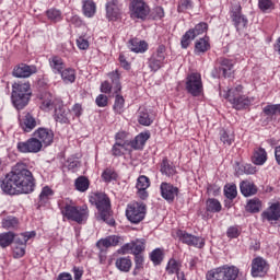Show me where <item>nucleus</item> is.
I'll return each mask as SVG.
<instances>
[{"instance_id":"nucleus-10","label":"nucleus","mask_w":280,"mask_h":280,"mask_svg":"<svg viewBox=\"0 0 280 280\" xmlns=\"http://www.w3.org/2000/svg\"><path fill=\"white\" fill-rule=\"evenodd\" d=\"M186 91L194 97H198L202 93V78L199 73H191L187 77Z\"/></svg>"},{"instance_id":"nucleus-51","label":"nucleus","mask_w":280,"mask_h":280,"mask_svg":"<svg viewBox=\"0 0 280 280\" xmlns=\"http://www.w3.org/2000/svg\"><path fill=\"white\" fill-rule=\"evenodd\" d=\"M262 113L267 115V117L277 115V113H279V104L265 106Z\"/></svg>"},{"instance_id":"nucleus-5","label":"nucleus","mask_w":280,"mask_h":280,"mask_svg":"<svg viewBox=\"0 0 280 280\" xmlns=\"http://www.w3.org/2000/svg\"><path fill=\"white\" fill-rule=\"evenodd\" d=\"M11 97L12 103L18 110L25 108V106L30 104V97H32L30 82L14 83Z\"/></svg>"},{"instance_id":"nucleus-54","label":"nucleus","mask_w":280,"mask_h":280,"mask_svg":"<svg viewBox=\"0 0 280 280\" xmlns=\"http://www.w3.org/2000/svg\"><path fill=\"white\" fill-rule=\"evenodd\" d=\"M49 196H54V190L48 186H45L39 195L40 202H47V200H49Z\"/></svg>"},{"instance_id":"nucleus-22","label":"nucleus","mask_w":280,"mask_h":280,"mask_svg":"<svg viewBox=\"0 0 280 280\" xmlns=\"http://www.w3.org/2000/svg\"><path fill=\"white\" fill-rule=\"evenodd\" d=\"M71 117V112L69 108L59 104L55 107V120L59 124H69V118Z\"/></svg>"},{"instance_id":"nucleus-42","label":"nucleus","mask_w":280,"mask_h":280,"mask_svg":"<svg viewBox=\"0 0 280 280\" xmlns=\"http://www.w3.org/2000/svg\"><path fill=\"white\" fill-rule=\"evenodd\" d=\"M220 140L222 141L223 145H232L235 141V136L232 132L226 130L220 131Z\"/></svg>"},{"instance_id":"nucleus-28","label":"nucleus","mask_w":280,"mask_h":280,"mask_svg":"<svg viewBox=\"0 0 280 280\" xmlns=\"http://www.w3.org/2000/svg\"><path fill=\"white\" fill-rule=\"evenodd\" d=\"M240 187H241V192L246 198H248V196H255V194H257V186H255V184L252 182L244 180L241 183Z\"/></svg>"},{"instance_id":"nucleus-55","label":"nucleus","mask_w":280,"mask_h":280,"mask_svg":"<svg viewBox=\"0 0 280 280\" xmlns=\"http://www.w3.org/2000/svg\"><path fill=\"white\" fill-rule=\"evenodd\" d=\"M124 150H126V144L121 142H116L113 145L112 152L114 156H121L124 154Z\"/></svg>"},{"instance_id":"nucleus-43","label":"nucleus","mask_w":280,"mask_h":280,"mask_svg":"<svg viewBox=\"0 0 280 280\" xmlns=\"http://www.w3.org/2000/svg\"><path fill=\"white\" fill-rule=\"evenodd\" d=\"M161 173L165 176H174V174H176V170L174 168V166L170 165L167 159H164L161 164Z\"/></svg>"},{"instance_id":"nucleus-41","label":"nucleus","mask_w":280,"mask_h":280,"mask_svg":"<svg viewBox=\"0 0 280 280\" xmlns=\"http://www.w3.org/2000/svg\"><path fill=\"white\" fill-rule=\"evenodd\" d=\"M261 209V201L259 199H250L247 202L246 211L249 213H259Z\"/></svg>"},{"instance_id":"nucleus-20","label":"nucleus","mask_w":280,"mask_h":280,"mask_svg":"<svg viewBox=\"0 0 280 280\" xmlns=\"http://www.w3.org/2000/svg\"><path fill=\"white\" fill-rule=\"evenodd\" d=\"M160 189L162 198H164V200H167V202H174V198L178 196V187H175L172 184L162 183Z\"/></svg>"},{"instance_id":"nucleus-14","label":"nucleus","mask_w":280,"mask_h":280,"mask_svg":"<svg viewBox=\"0 0 280 280\" xmlns=\"http://www.w3.org/2000/svg\"><path fill=\"white\" fill-rule=\"evenodd\" d=\"M179 242L187 244V246H195V248L205 247V238L189 234L183 230H178L176 233Z\"/></svg>"},{"instance_id":"nucleus-31","label":"nucleus","mask_w":280,"mask_h":280,"mask_svg":"<svg viewBox=\"0 0 280 280\" xmlns=\"http://www.w3.org/2000/svg\"><path fill=\"white\" fill-rule=\"evenodd\" d=\"M50 68L54 73H61L65 71V61L58 56H54L49 59Z\"/></svg>"},{"instance_id":"nucleus-6","label":"nucleus","mask_w":280,"mask_h":280,"mask_svg":"<svg viewBox=\"0 0 280 280\" xmlns=\"http://www.w3.org/2000/svg\"><path fill=\"white\" fill-rule=\"evenodd\" d=\"M240 269L235 266L224 265L207 272V280H236Z\"/></svg>"},{"instance_id":"nucleus-63","label":"nucleus","mask_w":280,"mask_h":280,"mask_svg":"<svg viewBox=\"0 0 280 280\" xmlns=\"http://www.w3.org/2000/svg\"><path fill=\"white\" fill-rule=\"evenodd\" d=\"M152 16L153 19H163V16H165V11L163 10L162 7H156L153 10Z\"/></svg>"},{"instance_id":"nucleus-59","label":"nucleus","mask_w":280,"mask_h":280,"mask_svg":"<svg viewBox=\"0 0 280 280\" xmlns=\"http://www.w3.org/2000/svg\"><path fill=\"white\" fill-rule=\"evenodd\" d=\"M240 228L238 226H230L226 231V235L230 240H235L240 237Z\"/></svg>"},{"instance_id":"nucleus-30","label":"nucleus","mask_w":280,"mask_h":280,"mask_svg":"<svg viewBox=\"0 0 280 280\" xmlns=\"http://www.w3.org/2000/svg\"><path fill=\"white\" fill-rule=\"evenodd\" d=\"M138 121L141 124V126H151V124L154 121V117L150 115L148 109L140 107Z\"/></svg>"},{"instance_id":"nucleus-9","label":"nucleus","mask_w":280,"mask_h":280,"mask_svg":"<svg viewBox=\"0 0 280 280\" xmlns=\"http://www.w3.org/2000/svg\"><path fill=\"white\" fill-rule=\"evenodd\" d=\"M131 19L145 21L150 14V7L143 0H133L130 5Z\"/></svg>"},{"instance_id":"nucleus-48","label":"nucleus","mask_w":280,"mask_h":280,"mask_svg":"<svg viewBox=\"0 0 280 280\" xmlns=\"http://www.w3.org/2000/svg\"><path fill=\"white\" fill-rule=\"evenodd\" d=\"M78 191H86L89 189V179L84 176L78 177L75 180Z\"/></svg>"},{"instance_id":"nucleus-4","label":"nucleus","mask_w":280,"mask_h":280,"mask_svg":"<svg viewBox=\"0 0 280 280\" xmlns=\"http://www.w3.org/2000/svg\"><path fill=\"white\" fill-rule=\"evenodd\" d=\"M60 211L63 218L67 220H72V222H77V224H84L86 220H89V207H75L69 203H59Z\"/></svg>"},{"instance_id":"nucleus-2","label":"nucleus","mask_w":280,"mask_h":280,"mask_svg":"<svg viewBox=\"0 0 280 280\" xmlns=\"http://www.w3.org/2000/svg\"><path fill=\"white\" fill-rule=\"evenodd\" d=\"M90 202L95 205L97 209L96 220H102L113 226L115 219L113 218V210L110 209V199L104 192H96L90 197Z\"/></svg>"},{"instance_id":"nucleus-17","label":"nucleus","mask_w":280,"mask_h":280,"mask_svg":"<svg viewBox=\"0 0 280 280\" xmlns=\"http://www.w3.org/2000/svg\"><path fill=\"white\" fill-rule=\"evenodd\" d=\"M40 121L34 118L30 113H25L24 116L20 118V126L24 132H32L36 126H39Z\"/></svg>"},{"instance_id":"nucleus-32","label":"nucleus","mask_w":280,"mask_h":280,"mask_svg":"<svg viewBox=\"0 0 280 280\" xmlns=\"http://www.w3.org/2000/svg\"><path fill=\"white\" fill-rule=\"evenodd\" d=\"M266 161H268V153L266 152V149L259 148L254 152L253 163L255 165H264Z\"/></svg>"},{"instance_id":"nucleus-29","label":"nucleus","mask_w":280,"mask_h":280,"mask_svg":"<svg viewBox=\"0 0 280 280\" xmlns=\"http://www.w3.org/2000/svg\"><path fill=\"white\" fill-rule=\"evenodd\" d=\"M115 265L120 272H130L132 260H130V257H119L116 259Z\"/></svg>"},{"instance_id":"nucleus-38","label":"nucleus","mask_w":280,"mask_h":280,"mask_svg":"<svg viewBox=\"0 0 280 280\" xmlns=\"http://www.w3.org/2000/svg\"><path fill=\"white\" fill-rule=\"evenodd\" d=\"M14 242V233L13 232H5L0 234V246L1 248H8L10 244Z\"/></svg>"},{"instance_id":"nucleus-16","label":"nucleus","mask_w":280,"mask_h":280,"mask_svg":"<svg viewBox=\"0 0 280 280\" xmlns=\"http://www.w3.org/2000/svg\"><path fill=\"white\" fill-rule=\"evenodd\" d=\"M268 272V262L262 257H256L252 261V276L264 277Z\"/></svg>"},{"instance_id":"nucleus-39","label":"nucleus","mask_w":280,"mask_h":280,"mask_svg":"<svg viewBox=\"0 0 280 280\" xmlns=\"http://www.w3.org/2000/svg\"><path fill=\"white\" fill-rule=\"evenodd\" d=\"M166 272L168 275H180V262L176 259H170L166 266Z\"/></svg>"},{"instance_id":"nucleus-62","label":"nucleus","mask_w":280,"mask_h":280,"mask_svg":"<svg viewBox=\"0 0 280 280\" xmlns=\"http://www.w3.org/2000/svg\"><path fill=\"white\" fill-rule=\"evenodd\" d=\"M177 10L178 12H185V10H191V1L180 0Z\"/></svg>"},{"instance_id":"nucleus-46","label":"nucleus","mask_w":280,"mask_h":280,"mask_svg":"<svg viewBox=\"0 0 280 280\" xmlns=\"http://www.w3.org/2000/svg\"><path fill=\"white\" fill-rule=\"evenodd\" d=\"M49 21H52L54 23H58V21H62V13L60 10L57 9H50L46 12Z\"/></svg>"},{"instance_id":"nucleus-27","label":"nucleus","mask_w":280,"mask_h":280,"mask_svg":"<svg viewBox=\"0 0 280 280\" xmlns=\"http://www.w3.org/2000/svg\"><path fill=\"white\" fill-rule=\"evenodd\" d=\"M211 49V44H209V37L200 38L195 43V54L200 56V54H206Z\"/></svg>"},{"instance_id":"nucleus-50","label":"nucleus","mask_w":280,"mask_h":280,"mask_svg":"<svg viewBox=\"0 0 280 280\" xmlns=\"http://www.w3.org/2000/svg\"><path fill=\"white\" fill-rule=\"evenodd\" d=\"M150 257H151V261H153L155 266H159V264L163 261V252L156 248L151 253Z\"/></svg>"},{"instance_id":"nucleus-19","label":"nucleus","mask_w":280,"mask_h":280,"mask_svg":"<svg viewBox=\"0 0 280 280\" xmlns=\"http://www.w3.org/2000/svg\"><path fill=\"white\" fill-rule=\"evenodd\" d=\"M36 73L35 66H27L25 63H20L14 67L12 75L14 78H30V75H34Z\"/></svg>"},{"instance_id":"nucleus-49","label":"nucleus","mask_w":280,"mask_h":280,"mask_svg":"<svg viewBox=\"0 0 280 280\" xmlns=\"http://www.w3.org/2000/svg\"><path fill=\"white\" fill-rule=\"evenodd\" d=\"M125 100L124 96L117 94L114 103V110L118 114L124 112Z\"/></svg>"},{"instance_id":"nucleus-53","label":"nucleus","mask_w":280,"mask_h":280,"mask_svg":"<svg viewBox=\"0 0 280 280\" xmlns=\"http://www.w3.org/2000/svg\"><path fill=\"white\" fill-rule=\"evenodd\" d=\"M102 178L105 183H110V180H115V178H117V173L110 168H106L102 174Z\"/></svg>"},{"instance_id":"nucleus-40","label":"nucleus","mask_w":280,"mask_h":280,"mask_svg":"<svg viewBox=\"0 0 280 280\" xmlns=\"http://www.w3.org/2000/svg\"><path fill=\"white\" fill-rule=\"evenodd\" d=\"M224 196L229 200H235V198H237V186H235V184L225 185Z\"/></svg>"},{"instance_id":"nucleus-52","label":"nucleus","mask_w":280,"mask_h":280,"mask_svg":"<svg viewBox=\"0 0 280 280\" xmlns=\"http://www.w3.org/2000/svg\"><path fill=\"white\" fill-rule=\"evenodd\" d=\"M137 189H148L150 187V178H148L145 175H141L136 185Z\"/></svg>"},{"instance_id":"nucleus-57","label":"nucleus","mask_w":280,"mask_h":280,"mask_svg":"<svg viewBox=\"0 0 280 280\" xmlns=\"http://www.w3.org/2000/svg\"><path fill=\"white\" fill-rule=\"evenodd\" d=\"M255 172H257V170H255V167L250 164H245L241 167H238V170L236 171V174L241 175V174H255Z\"/></svg>"},{"instance_id":"nucleus-8","label":"nucleus","mask_w":280,"mask_h":280,"mask_svg":"<svg viewBox=\"0 0 280 280\" xmlns=\"http://www.w3.org/2000/svg\"><path fill=\"white\" fill-rule=\"evenodd\" d=\"M207 30H209V25L205 22H200L194 28H190L189 31H187L183 35L182 42H180L183 49H187V47L191 45V40H194L197 36L205 34Z\"/></svg>"},{"instance_id":"nucleus-47","label":"nucleus","mask_w":280,"mask_h":280,"mask_svg":"<svg viewBox=\"0 0 280 280\" xmlns=\"http://www.w3.org/2000/svg\"><path fill=\"white\" fill-rule=\"evenodd\" d=\"M108 77L110 78L114 86V93H117L118 91H121V83H119V72L115 71V72H110L108 74Z\"/></svg>"},{"instance_id":"nucleus-64","label":"nucleus","mask_w":280,"mask_h":280,"mask_svg":"<svg viewBox=\"0 0 280 280\" xmlns=\"http://www.w3.org/2000/svg\"><path fill=\"white\" fill-rule=\"evenodd\" d=\"M77 45L79 49H89V40H86L84 37H79L77 39Z\"/></svg>"},{"instance_id":"nucleus-60","label":"nucleus","mask_w":280,"mask_h":280,"mask_svg":"<svg viewBox=\"0 0 280 280\" xmlns=\"http://www.w3.org/2000/svg\"><path fill=\"white\" fill-rule=\"evenodd\" d=\"M96 106H98L100 108H104L105 106H108V96L104 95V94H100L96 97Z\"/></svg>"},{"instance_id":"nucleus-45","label":"nucleus","mask_w":280,"mask_h":280,"mask_svg":"<svg viewBox=\"0 0 280 280\" xmlns=\"http://www.w3.org/2000/svg\"><path fill=\"white\" fill-rule=\"evenodd\" d=\"M42 110H51L54 108V96L51 94H45L40 105Z\"/></svg>"},{"instance_id":"nucleus-18","label":"nucleus","mask_w":280,"mask_h":280,"mask_svg":"<svg viewBox=\"0 0 280 280\" xmlns=\"http://www.w3.org/2000/svg\"><path fill=\"white\" fill-rule=\"evenodd\" d=\"M34 137L35 139H38V141H40L42 147L43 144L47 147L54 143V131H51V129L38 128L37 130H35Z\"/></svg>"},{"instance_id":"nucleus-11","label":"nucleus","mask_w":280,"mask_h":280,"mask_svg":"<svg viewBox=\"0 0 280 280\" xmlns=\"http://www.w3.org/2000/svg\"><path fill=\"white\" fill-rule=\"evenodd\" d=\"M165 65V46L160 45L155 52L152 54L151 58L149 59V69L151 71H159Z\"/></svg>"},{"instance_id":"nucleus-33","label":"nucleus","mask_w":280,"mask_h":280,"mask_svg":"<svg viewBox=\"0 0 280 280\" xmlns=\"http://www.w3.org/2000/svg\"><path fill=\"white\" fill-rule=\"evenodd\" d=\"M32 237H36V232L32 231V232L22 233L20 236L15 238L14 246L27 247V242H30Z\"/></svg>"},{"instance_id":"nucleus-35","label":"nucleus","mask_w":280,"mask_h":280,"mask_svg":"<svg viewBox=\"0 0 280 280\" xmlns=\"http://www.w3.org/2000/svg\"><path fill=\"white\" fill-rule=\"evenodd\" d=\"M206 209L210 213H220V211H222V205L218 199H208L206 203Z\"/></svg>"},{"instance_id":"nucleus-44","label":"nucleus","mask_w":280,"mask_h":280,"mask_svg":"<svg viewBox=\"0 0 280 280\" xmlns=\"http://www.w3.org/2000/svg\"><path fill=\"white\" fill-rule=\"evenodd\" d=\"M3 229L11 230V229H19V219L15 217H7L2 221Z\"/></svg>"},{"instance_id":"nucleus-37","label":"nucleus","mask_w":280,"mask_h":280,"mask_svg":"<svg viewBox=\"0 0 280 280\" xmlns=\"http://www.w3.org/2000/svg\"><path fill=\"white\" fill-rule=\"evenodd\" d=\"M220 71H222L224 78H231V73H233V61L223 59Z\"/></svg>"},{"instance_id":"nucleus-58","label":"nucleus","mask_w":280,"mask_h":280,"mask_svg":"<svg viewBox=\"0 0 280 280\" xmlns=\"http://www.w3.org/2000/svg\"><path fill=\"white\" fill-rule=\"evenodd\" d=\"M25 248H27L26 246L23 245H14L13 247V257L14 259H21V257H23L25 255Z\"/></svg>"},{"instance_id":"nucleus-26","label":"nucleus","mask_w":280,"mask_h":280,"mask_svg":"<svg viewBox=\"0 0 280 280\" xmlns=\"http://www.w3.org/2000/svg\"><path fill=\"white\" fill-rule=\"evenodd\" d=\"M148 139H150V132H141L130 142V145L133 150H142Z\"/></svg>"},{"instance_id":"nucleus-34","label":"nucleus","mask_w":280,"mask_h":280,"mask_svg":"<svg viewBox=\"0 0 280 280\" xmlns=\"http://www.w3.org/2000/svg\"><path fill=\"white\" fill-rule=\"evenodd\" d=\"M97 8L95 7V2L91 0L83 1V14L84 16H88V19H91L95 16Z\"/></svg>"},{"instance_id":"nucleus-36","label":"nucleus","mask_w":280,"mask_h":280,"mask_svg":"<svg viewBox=\"0 0 280 280\" xmlns=\"http://www.w3.org/2000/svg\"><path fill=\"white\" fill-rule=\"evenodd\" d=\"M61 79L66 84H73L75 82V70L71 68L65 69L61 73Z\"/></svg>"},{"instance_id":"nucleus-12","label":"nucleus","mask_w":280,"mask_h":280,"mask_svg":"<svg viewBox=\"0 0 280 280\" xmlns=\"http://www.w3.org/2000/svg\"><path fill=\"white\" fill-rule=\"evenodd\" d=\"M18 150L23 154H27V153L36 154L40 152V150H43V142H40V140H38L36 137L31 138L24 142H19Z\"/></svg>"},{"instance_id":"nucleus-21","label":"nucleus","mask_w":280,"mask_h":280,"mask_svg":"<svg viewBox=\"0 0 280 280\" xmlns=\"http://www.w3.org/2000/svg\"><path fill=\"white\" fill-rule=\"evenodd\" d=\"M262 220L267 222H277L280 218V205L272 203L267 210L261 213Z\"/></svg>"},{"instance_id":"nucleus-61","label":"nucleus","mask_w":280,"mask_h":280,"mask_svg":"<svg viewBox=\"0 0 280 280\" xmlns=\"http://www.w3.org/2000/svg\"><path fill=\"white\" fill-rule=\"evenodd\" d=\"M135 272H137V270H141V268H143V255L135 254Z\"/></svg>"},{"instance_id":"nucleus-56","label":"nucleus","mask_w":280,"mask_h":280,"mask_svg":"<svg viewBox=\"0 0 280 280\" xmlns=\"http://www.w3.org/2000/svg\"><path fill=\"white\" fill-rule=\"evenodd\" d=\"M272 0H258V8L261 12H267V10H272L273 8Z\"/></svg>"},{"instance_id":"nucleus-3","label":"nucleus","mask_w":280,"mask_h":280,"mask_svg":"<svg viewBox=\"0 0 280 280\" xmlns=\"http://www.w3.org/2000/svg\"><path fill=\"white\" fill-rule=\"evenodd\" d=\"M242 85H237L236 88H232L228 91H221L220 95L221 97H224V100H229V102L232 104L233 108L236 110H243V108H248L250 106V98L243 95Z\"/></svg>"},{"instance_id":"nucleus-24","label":"nucleus","mask_w":280,"mask_h":280,"mask_svg":"<svg viewBox=\"0 0 280 280\" xmlns=\"http://www.w3.org/2000/svg\"><path fill=\"white\" fill-rule=\"evenodd\" d=\"M106 15L109 21H117L121 16V9L115 2H108L106 4Z\"/></svg>"},{"instance_id":"nucleus-13","label":"nucleus","mask_w":280,"mask_h":280,"mask_svg":"<svg viewBox=\"0 0 280 280\" xmlns=\"http://www.w3.org/2000/svg\"><path fill=\"white\" fill-rule=\"evenodd\" d=\"M232 23L238 32H244L248 25V19L242 14V7L240 4L234 5L231 11Z\"/></svg>"},{"instance_id":"nucleus-7","label":"nucleus","mask_w":280,"mask_h":280,"mask_svg":"<svg viewBox=\"0 0 280 280\" xmlns=\"http://www.w3.org/2000/svg\"><path fill=\"white\" fill-rule=\"evenodd\" d=\"M126 215L131 224H139L145 218V205L139 202L128 205Z\"/></svg>"},{"instance_id":"nucleus-25","label":"nucleus","mask_w":280,"mask_h":280,"mask_svg":"<svg viewBox=\"0 0 280 280\" xmlns=\"http://www.w3.org/2000/svg\"><path fill=\"white\" fill-rule=\"evenodd\" d=\"M119 236L112 235L106 238H102L96 243L97 248H110V246H117L119 244Z\"/></svg>"},{"instance_id":"nucleus-23","label":"nucleus","mask_w":280,"mask_h":280,"mask_svg":"<svg viewBox=\"0 0 280 280\" xmlns=\"http://www.w3.org/2000/svg\"><path fill=\"white\" fill-rule=\"evenodd\" d=\"M129 49L135 51V54H145L148 51V43L138 38L130 39Z\"/></svg>"},{"instance_id":"nucleus-15","label":"nucleus","mask_w":280,"mask_h":280,"mask_svg":"<svg viewBox=\"0 0 280 280\" xmlns=\"http://www.w3.org/2000/svg\"><path fill=\"white\" fill-rule=\"evenodd\" d=\"M124 255L132 253L133 255H141L145 250V241L137 240L136 242L127 243L120 248Z\"/></svg>"},{"instance_id":"nucleus-1","label":"nucleus","mask_w":280,"mask_h":280,"mask_svg":"<svg viewBox=\"0 0 280 280\" xmlns=\"http://www.w3.org/2000/svg\"><path fill=\"white\" fill-rule=\"evenodd\" d=\"M36 187L34 175L27 168L15 166L2 180L1 189L4 194H32Z\"/></svg>"}]
</instances>
